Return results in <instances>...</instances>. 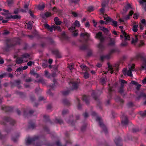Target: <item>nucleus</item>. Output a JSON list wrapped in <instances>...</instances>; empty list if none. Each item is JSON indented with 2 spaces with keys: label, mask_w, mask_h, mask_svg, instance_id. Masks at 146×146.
I'll return each mask as SVG.
<instances>
[{
  "label": "nucleus",
  "mask_w": 146,
  "mask_h": 146,
  "mask_svg": "<svg viewBox=\"0 0 146 146\" xmlns=\"http://www.w3.org/2000/svg\"><path fill=\"white\" fill-rule=\"evenodd\" d=\"M129 69L127 71L126 70V69H124L123 70V72L124 75H127L128 76H132V72L135 70L134 68L135 65L134 64L131 65H129Z\"/></svg>",
  "instance_id": "nucleus-1"
},
{
  "label": "nucleus",
  "mask_w": 146,
  "mask_h": 146,
  "mask_svg": "<svg viewBox=\"0 0 146 146\" xmlns=\"http://www.w3.org/2000/svg\"><path fill=\"white\" fill-rule=\"evenodd\" d=\"M29 55L28 54L25 53L23 54L21 57L17 58L16 63L18 64L22 63L25 62H27V59L29 58Z\"/></svg>",
  "instance_id": "nucleus-2"
},
{
  "label": "nucleus",
  "mask_w": 146,
  "mask_h": 146,
  "mask_svg": "<svg viewBox=\"0 0 146 146\" xmlns=\"http://www.w3.org/2000/svg\"><path fill=\"white\" fill-rule=\"evenodd\" d=\"M80 26V22L78 21H76L74 23V25L69 29V30L71 31H73L74 33L73 34V35L74 36H77L78 34V31L77 30H75L74 31L75 29V27H79Z\"/></svg>",
  "instance_id": "nucleus-3"
},
{
  "label": "nucleus",
  "mask_w": 146,
  "mask_h": 146,
  "mask_svg": "<svg viewBox=\"0 0 146 146\" xmlns=\"http://www.w3.org/2000/svg\"><path fill=\"white\" fill-rule=\"evenodd\" d=\"M143 54L139 53L136 56L137 59L141 58L143 61L142 67V68L146 69V58H144Z\"/></svg>",
  "instance_id": "nucleus-4"
},
{
  "label": "nucleus",
  "mask_w": 146,
  "mask_h": 146,
  "mask_svg": "<svg viewBox=\"0 0 146 146\" xmlns=\"http://www.w3.org/2000/svg\"><path fill=\"white\" fill-rule=\"evenodd\" d=\"M104 20H106L107 23H111V25L115 27H116L117 25V23L116 21H114L109 17H104Z\"/></svg>",
  "instance_id": "nucleus-5"
},
{
  "label": "nucleus",
  "mask_w": 146,
  "mask_h": 146,
  "mask_svg": "<svg viewBox=\"0 0 146 146\" xmlns=\"http://www.w3.org/2000/svg\"><path fill=\"white\" fill-rule=\"evenodd\" d=\"M80 30L82 31V32L80 34V36L81 37L88 38H89L90 36L89 34L85 31L84 29L80 28Z\"/></svg>",
  "instance_id": "nucleus-6"
},
{
  "label": "nucleus",
  "mask_w": 146,
  "mask_h": 146,
  "mask_svg": "<svg viewBox=\"0 0 146 146\" xmlns=\"http://www.w3.org/2000/svg\"><path fill=\"white\" fill-rule=\"evenodd\" d=\"M119 65L118 64H117L115 66V67H114V66L113 67L111 66H109L108 67V71L107 72H109L111 74L113 73V72L114 71L115 69L116 70H117V67Z\"/></svg>",
  "instance_id": "nucleus-7"
},
{
  "label": "nucleus",
  "mask_w": 146,
  "mask_h": 146,
  "mask_svg": "<svg viewBox=\"0 0 146 146\" xmlns=\"http://www.w3.org/2000/svg\"><path fill=\"white\" fill-rule=\"evenodd\" d=\"M70 85L72 86V88H71V89L72 90L76 89L78 86V83L76 82H70Z\"/></svg>",
  "instance_id": "nucleus-8"
},
{
  "label": "nucleus",
  "mask_w": 146,
  "mask_h": 146,
  "mask_svg": "<svg viewBox=\"0 0 146 146\" xmlns=\"http://www.w3.org/2000/svg\"><path fill=\"white\" fill-rule=\"evenodd\" d=\"M139 2L142 5L143 8L146 11V0H140Z\"/></svg>",
  "instance_id": "nucleus-9"
},
{
  "label": "nucleus",
  "mask_w": 146,
  "mask_h": 146,
  "mask_svg": "<svg viewBox=\"0 0 146 146\" xmlns=\"http://www.w3.org/2000/svg\"><path fill=\"white\" fill-rule=\"evenodd\" d=\"M96 37L99 39L101 41H103L104 40V38L102 35V33L101 32H99L97 33Z\"/></svg>",
  "instance_id": "nucleus-10"
},
{
  "label": "nucleus",
  "mask_w": 146,
  "mask_h": 146,
  "mask_svg": "<svg viewBox=\"0 0 146 146\" xmlns=\"http://www.w3.org/2000/svg\"><path fill=\"white\" fill-rule=\"evenodd\" d=\"M36 139L35 138H28L26 140V143L27 145H29L33 141H35Z\"/></svg>",
  "instance_id": "nucleus-11"
},
{
  "label": "nucleus",
  "mask_w": 146,
  "mask_h": 146,
  "mask_svg": "<svg viewBox=\"0 0 146 146\" xmlns=\"http://www.w3.org/2000/svg\"><path fill=\"white\" fill-rule=\"evenodd\" d=\"M121 33L123 34V36H124L125 40H129L130 38L129 36L123 30H121Z\"/></svg>",
  "instance_id": "nucleus-12"
},
{
  "label": "nucleus",
  "mask_w": 146,
  "mask_h": 146,
  "mask_svg": "<svg viewBox=\"0 0 146 146\" xmlns=\"http://www.w3.org/2000/svg\"><path fill=\"white\" fill-rule=\"evenodd\" d=\"M55 24L57 25H60L61 23V22L59 20L57 17H55L54 19Z\"/></svg>",
  "instance_id": "nucleus-13"
},
{
  "label": "nucleus",
  "mask_w": 146,
  "mask_h": 146,
  "mask_svg": "<svg viewBox=\"0 0 146 146\" xmlns=\"http://www.w3.org/2000/svg\"><path fill=\"white\" fill-rule=\"evenodd\" d=\"M29 5V4H25L24 6V9H21V11L23 12H26L28 10V7Z\"/></svg>",
  "instance_id": "nucleus-14"
},
{
  "label": "nucleus",
  "mask_w": 146,
  "mask_h": 146,
  "mask_svg": "<svg viewBox=\"0 0 146 146\" xmlns=\"http://www.w3.org/2000/svg\"><path fill=\"white\" fill-rule=\"evenodd\" d=\"M33 22L30 21L27 24V28L30 30H31L32 27Z\"/></svg>",
  "instance_id": "nucleus-15"
},
{
  "label": "nucleus",
  "mask_w": 146,
  "mask_h": 146,
  "mask_svg": "<svg viewBox=\"0 0 146 146\" xmlns=\"http://www.w3.org/2000/svg\"><path fill=\"white\" fill-rule=\"evenodd\" d=\"M133 12L132 11H130L129 12V14L128 15H127L125 18V20H128L130 19V17L133 14Z\"/></svg>",
  "instance_id": "nucleus-16"
},
{
  "label": "nucleus",
  "mask_w": 146,
  "mask_h": 146,
  "mask_svg": "<svg viewBox=\"0 0 146 146\" xmlns=\"http://www.w3.org/2000/svg\"><path fill=\"white\" fill-rule=\"evenodd\" d=\"M80 67L83 70L87 71L89 70V68L84 64H83L81 65Z\"/></svg>",
  "instance_id": "nucleus-17"
},
{
  "label": "nucleus",
  "mask_w": 146,
  "mask_h": 146,
  "mask_svg": "<svg viewBox=\"0 0 146 146\" xmlns=\"http://www.w3.org/2000/svg\"><path fill=\"white\" fill-rule=\"evenodd\" d=\"M138 40V39L137 38V36L135 35L134 37L133 38L131 43L132 44H135L137 42Z\"/></svg>",
  "instance_id": "nucleus-18"
},
{
  "label": "nucleus",
  "mask_w": 146,
  "mask_h": 146,
  "mask_svg": "<svg viewBox=\"0 0 146 146\" xmlns=\"http://www.w3.org/2000/svg\"><path fill=\"white\" fill-rule=\"evenodd\" d=\"M101 118L100 117H97L96 120L98 121L99 124L101 127H103L104 126V125L103 124V123L101 121Z\"/></svg>",
  "instance_id": "nucleus-19"
},
{
  "label": "nucleus",
  "mask_w": 146,
  "mask_h": 146,
  "mask_svg": "<svg viewBox=\"0 0 146 146\" xmlns=\"http://www.w3.org/2000/svg\"><path fill=\"white\" fill-rule=\"evenodd\" d=\"M138 25H133L132 28L133 31L134 32H136L138 30L137 27Z\"/></svg>",
  "instance_id": "nucleus-20"
},
{
  "label": "nucleus",
  "mask_w": 146,
  "mask_h": 146,
  "mask_svg": "<svg viewBox=\"0 0 146 146\" xmlns=\"http://www.w3.org/2000/svg\"><path fill=\"white\" fill-rule=\"evenodd\" d=\"M55 28H54V31L57 30L58 31H61L60 27L59 26L54 25Z\"/></svg>",
  "instance_id": "nucleus-21"
},
{
  "label": "nucleus",
  "mask_w": 146,
  "mask_h": 146,
  "mask_svg": "<svg viewBox=\"0 0 146 146\" xmlns=\"http://www.w3.org/2000/svg\"><path fill=\"white\" fill-rule=\"evenodd\" d=\"M100 29L106 33H108L109 32V31L107 29L104 27H101Z\"/></svg>",
  "instance_id": "nucleus-22"
},
{
  "label": "nucleus",
  "mask_w": 146,
  "mask_h": 146,
  "mask_svg": "<svg viewBox=\"0 0 146 146\" xmlns=\"http://www.w3.org/2000/svg\"><path fill=\"white\" fill-rule=\"evenodd\" d=\"M11 17L14 19H19L21 18V16L20 15H15L14 16H11Z\"/></svg>",
  "instance_id": "nucleus-23"
},
{
  "label": "nucleus",
  "mask_w": 146,
  "mask_h": 146,
  "mask_svg": "<svg viewBox=\"0 0 146 146\" xmlns=\"http://www.w3.org/2000/svg\"><path fill=\"white\" fill-rule=\"evenodd\" d=\"M84 77L85 79H87L89 77V74L87 72H85L84 74Z\"/></svg>",
  "instance_id": "nucleus-24"
},
{
  "label": "nucleus",
  "mask_w": 146,
  "mask_h": 146,
  "mask_svg": "<svg viewBox=\"0 0 146 146\" xmlns=\"http://www.w3.org/2000/svg\"><path fill=\"white\" fill-rule=\"evenodd\" d=\"M44 5L42 4L38 5V8L40 10H42L44 9Z\"/></svg>",
  "instance_id": "nucleus-25"
},
{
  "label": "nucleus",
  "mask_w": 146,
  "mask_h": 146,
  "mask_svg": "<svg viewBox=\"0 0 146 146\" xmlns=\"http://www.w3.org/2000/svg\"><path fill=\"white\" fill-rule=\"evenodd\" d=\"M7 2L8 5L10 7L11 6L13 3V0H9Z\"/></svg>",
  "instance_id": "nucleus-26"
},
{
  "label": "nucleus",
  "mask_w": 146,
  "mask_h": 146,
  "mask_svg": "<svg viewBox=\"0 0 146 146\" xmlns=\"http://www.w3.org/2000/svg\"><path fill=\"white\" fill-rule=\"evenodd\" d=\"M141 23L144 25L146 26V21L144 19H143L141 20Z\"/></svg>",
  "instance_id": "nucleus-27"
},
{
  "label": "nucleus",
  "mask_w": 146,
  "mask_h": 146,
  "mask_svg": "<svg viewBox=\"0 0 146 146\" xmlns=\"http://www.w3.org/2000/svg\"><path fill=\"white\" fill-rule=\"evenodd\" d=\"M121 83V87H123L124 85L123 84H126L127 83L126 81L123 80H120Z\"/></svg>",
  "instance_id": "nucleus-28"
},
{
  "label": "nucleus",
  "mask_w": 146,
  "mask_h": 146,
  "mask_svg": "<svg viewBox=\"0 0 146 146\" xmlns=\"http://www.w3.org/2000/svg\"><path fill=\"white\" fill-rule=\"evenodd\" d=\"M83 99L85 101L86 103L88 104L89 103V101L87 99V96H84Z\"/></svg>",
  "instance_id": "nucleus-29"
},
{
  "label": "nucleus",
  "mask_w": 146,
  "mask_h": 146,
  "mask_svg": "<svg viewBox=\"0 0 146 146\" xmlns=\"http://www.w3.org/2000/svg\"><path fill=\"white\" fill-rule=\"evenodd\" d=\"M125 9L126 10L125 12H126L128 10L130 9H131L130 5L129 4H127L125 7Z\"/></svg>",
  "instance_id": "nucleus-30"
},
{
  "label": "nucleus",
  "mask_w": 146,
  "mask_h": 146,
  "mask_svg": "<svg viewBox=\"0 0 146 146\" xmlns=\"http://www.w3.org/2000/svg\"><path fill=\"white\" fill-rule=\"evenodd\" d=\"M139 113L141 116H144L146 115V111H141Z\"/></svg>",
  "instance_id": "nucleus-31"
},
{
  "label": "nucleus",
  "mask_w": 146,
  "mask_h": 146,
  "mask_svg": "<svg viewBox=\"0 0 146 146\" xmlns=\"http://www.w3.org/2000/svg\"><path fill=\"white\" fill-rule=\"evenodd\" d=\"M44 15L46 17H48L52 15V14L50 13L47 12H46Z\"/></svg>",
  "instance_id": "nucleus-32"
},
{
  "label": "nucleus",
  "mask_w": 146,
  "mask_h": 146,
  "mask_svg": "<svg viewBox=\"0 0 146 146\" xmlns=\"http://www.w3.org/2000/svg\"><path fill=\"white\" fill-rule=\"evenodd\" d=\"M122 122L123 125H126L127 124L128 121L127 119H126L125 120L122 121Z\"/></svg>",
  "instance_id": "nucleus-33"
},
{
  "label": "nucleus",
  "mask_w": 146,
  "mask_h": 146,
  "mask_svg": "<svg viewBox=\"0 0 146 146\" xmlns=\"http://www.w3.org/2000/svg\"><path fill=\"white\" fill-rule=\"evenodd\" d=\"M127 43L126 41H125L124 42H123L121 44V45L122 46H127Z\"/></svg>",
  "instance_id": "nucleus-34"
},
{
  "label": "nucleus",
  "mask_w": 146,
  "mask_h": 146,
  "mask_svg": "<svg viewBox=\"0 0 146 146\" xmlns=\"http://www.w3.org/2000/svg\"><path fill=\"white\" fill-rule=\"evenodd\" d=\"M54 25H52L51 27H50L48 29L50 30V32H52L53 30H54Z\"/></svg>",
  "instance_id": "nucleus-35"
},
{
  "label": "nucleus",
  "mask_w": 146,
  "mask_h": 146,
  "mask_svg": "<svg viewBox=\"0 0 146 146\" xmlns=\"http://www.w3.org/2000/svg\"><path fill=\"white\" fill-rule=\"evenodd\" d=\"M94 10L93 7L92 6H90L88 7V10L90 12H91Z\"/></svg>",
  "instance_id": "nucleus-36"
},
{
  "label": "nucleus",
  "mask_w": 146,
  "mask_h": 146,
  "mask_svg": "<svg viewBox=\"0 0 146 146\" xmlns=\"http://www.w3.org/2000/svg\"><path fill=\"white\" fill-rule=\"evenodd\" d=\"M20 11H21V10H20L19 9H17L14 10V12L15 14H17L19 13Z\"/></svg>",
  "instance_id": "nucleus-37"
},
{
  "label": "nucleus",
  "mask_w": 146,
  "mask_h": 146,
  "mask_svg": "<svg viewBox=\"0 0 146 146\" xmlns=\"http://www.w3.org/2000/svg\"><path fill=\"white\" fill-rule=\"evenodd\" d=\"M34 62L31 61H29L27 63V64L29 66H31L32 65L34 64Z\"/></svg>",
  "instance_id": "nucleus-38"
},
{
  "label": "nucleus",
  "mask_w": 146,
  "mask_h": 146,
  "mask_svg": "<svg viewBox=\"0 0 146 146\" xmlns=\"http://www.w3.org/2000/svg\"><path fill=\"white\" fill-rule=\"evenodd\" d=\"M139 16V15L137 13H135L134 14L133 18L135 19H137Z\"/></svg>",
  "instance_id": "nucleus-39"
},
{
  "label": "nucleus",
  "mask_w": 146,
  "mask_h": 146,
  "mask_svg": "<svg viewBox=\"0 0 146 146\" xmlns=\"http://www.w3.org/2000/svg\"><path fill=\"white\" fill-rule=\"evenodd\" d=\"M68 68L70 70H72L73 68V66L72 64H69Z\"/></svg>",
  "instance_id": "nucleus-40"
},
{
  "label": "nucleus",
  "mask_w": 146,
  "mask_h": 146,
  "mask_svg": "<svg viewBox=\"0 0 146 146\" xmlns=\"http://www.w3.org/2000/svg\"><path fill=\"white\" fill-rule=\"evenodd\" d=\"M101 82L103 85L106 83V80L104 78L102 79L101 80Z\"/></svg>",
  "instance_id": "nucleus-41"
},
{
  "label": "nucleus",
  "mask_w": 146,
  "mask_h": 146,
  "mask_svg": "<svg viewBox=\"0 0 146 146\" xmlns=\"http://www.w3.org/2000/svg\"><path fill=\"white\" fill-rule=\"evenodd\" d=\"M104 11V8L102 7L100 9V12L101 13H103Z\"/></svg>",
  "instance_id": "nucleus-42"
},
{
  "label": "nucleus",
  "mask_w": 146,
  "mask_h": 146,
  "mask_svg": "<svg viewBox=\"0 0 146 146\" xmlns=\"http://www.w3.org/2000/svg\"><path fill=\"white\" fill-rule=\"evenodd\" d=\"M22 70H23L22 68L21 67H19V68H18L16 70V71L17 72H20Z\"/></svg>",
  "instance_id": "nucleus-43"
},
{
  "label": "nucleus",
  "mask_w": 146,
  "mask_h": 146,
  "mask_svg": "<svg viewBox=\"0 0 146 146\" xmlns=\"http://www.w3.org/2000/svg\"><path fill=\"white\" fill-rule=\"evenodd\" d=\"M42 66L43 68H45L47 66V64L46 63H43L42 64Z\"/></svg>",
  "instance_id": "nucleus-44"
},
{
  "label": "nucleus",
  "mask_w": 146,
  "mask_h": 146,
  "mask_svg": "<svg viewBox=\"0 0 146 146\" xmlns=\"http://www.w3.org/2000/svg\"><path fill=\"white\" fill-rule=\"evenodd\" d=\"M107 3H106L105 2H103L102 4V7L104 8L106 5L107 4Z\"/></svg>",
  "instance_id": "nucleus-45"
},
{
  "label": "nucleus",
  "mask_w": 146,
  "mask_h": 146,
  "mask_svg": "<svg viewBox=\"0 0 146 146\" xmlns=\"http://www.w3.org/2000/svg\"><path fill=\"white\" fill-rule=\"evenodd\" d=\"M137 85V86L136 87V88L137 90H139V88L141 87V85L139 84H138L136 85Z\"/></svg>",
  "instance_id": "nucleus-46"
},
{
  "label": "nucleus",
  "mask_w": 146,
  "mask_h": 146,
  "mask_svg": "<svg viewBox=\"0 0 146 146\" xmlns=\"http://www.w3.org/2000/svg\"><path fill=\"white\" fill-rule=\"evenodd\" d=\"M45 74L46 77H48L49 76L48 75V73L47 70L45 71Z\"/></svg>",
  "instance_id": "nucleus-47"
},
{
  "label": "nucleus",
  "mask_w": 146,
  "mask_h": 146,
  "mask_svg": "<svg viewBox=\"0 0 146 146\" xmlns=\"http://www.w3.org/2000/svg\"><path fill=\"white\" fill-rule=\"evenodd\" d=\"M142 82L143 84H146V77L142 80Z\"/></svg>",
  "instance_id": "nucleus-48"
},
{
  "label": "nucleus",
  "mask_w": 146,
  "mask_h": 146,
  "mask_svg": "<svg viewBox=\"0 0 146 146\" xmlns=\"http://www.w3.org/2000/svg\"><path fill=\"white\" fill-rule=\"evenodd\" d=\"M100 23L101 24H103L104 23L106 24L107 23L106 21V22H105V21H103V20H100Z\"/></svg>",
  "instance_id": "nucleus-49"
},
{
  "label": "nucleus",
  "mask_w": 146,
  "mask_h": 146,
  "mask_svg": "<svg viewBox=\"0 0 146 146\" xmlns=\"http://www.w3.org/2000/svg\"><path fill=\"white\" fill-rule=\"evenodd\" d=\"M9 33V31H5V32L3 33V35H7Z\"/></svg>",
  "instance_id": "nucleus-50"
},
{
  "label": "nucleus",
  "mask_w": 146,
  "mask_h": 146,
  "mask_svg": "<svg viewBox=\"0 0 146 146\" xmlns=\"http://www.w3.org/2000/svg\"><path fill=\"white\" fill-rule=\"evenodd\" d=\"M4 62V61L3 59L1 58L0 57V64H3Z\"/></svg>",
  "instance_id": "nucleus-51"
},
{
  "label": "nucleus",
  "mask_w": 146,
  "mask_h": 146,
  "mask_svg": "<svg viewBox=\"0 0 146 146\" xmlns=\"http://www.w3.org/2000/svg\"><path fill=\"white\" fill-rule=\"evenodd\" d=\"M98 47L100 48H102L103 47V46L102 43H100L98 45Z\"/></svg>",
  "instance_id": "nucleus-52"
},
{
  "label": "nucleus",
  "mask_w": 146,
  "mask_h": 146,
  "mask_svg": "<svg viewBox=\"0 0 146 146\" xmlns=\"http://www.w3.org/2000/svg\"><path fill=\"white\" fill-rule=\"evenodd\" d=\"M131 83L134 85H136L137 84V83L134 81H132Z\"/></svg>",
  "instance_id": "nucleus-53"
},
{
  "label": "nucleus",
  "mask_w": 146,
  "mask_h": 146,
  "mask_svg": "<svg viewBox=\"0 0 146 146\" xmlns=\"http://www.w3.org/2000/svg\"><path fill=\"white\" fill-rule=\"evenodd\" d=\"M71 1L72 2L76 3L79 2V0H71Z\"/></svg>",
  "instance_id": "nucleus-54"
},
{
  "label": "nucleus",
  "mask_w": 146,
  "mask_h": 146,
  "mask_svg": "<svg viewBox=\"0 0 146 146\" xmlns=\"http://www.w3.org/2000/svg\"><path fill=\"white\" fill-rule=\"evenodd\" d=\"M86 27H89L90 26L89 23L88 22H86L85 24Z\"/></svg>",
  "instance_id": "nucleus-55"
},
{
  "label": "nucleus",
  "mask_w": 146,
  "mask_h": 146,
  "mask_svg": "<svg viewBox=\"0 0 146 146\" xmlns=\"http://www.w3.org/2000/svg\"><path fill=\"white\" fill-rule=\"evenodd\" d=\"M45 27L46 28V29H48L50 27V26H49L48 24H46L45 25Z\"/></svg>",
  "instance_id": "nucleus-56"
},
{
  "label": "nucleus",
  "mask_w": 146,
  "mask_h": 146,
  "mask_svg": "<svg viewBox=\"0 0 146 146\" xmlns=\"http://www.w3.org/2000/svg\"><path fill=\"white\" fill-rule=\"evenodd\" d=\"M7 70L9 72H11L12 71V70L10 67H9L7 68Z\"/></svg>",
  "instance_id": "nucleus-57"
},
{
  "label": "nucleus",
  "mask_w": 146,
  "mask_h": 146,
  "mask_svg": "<svg viewBox=\"0 0 146 146\" xmlns=\"http://www.w3.org/2000/svg\"><path fill=\"white\" fill-rule=\"evenodd\" d=\"M28 68V66H25L22 68L23 70H25Z\"/></svg>",
  "instance_id": "nucleus-58"
},
{
  "label": "nucleus",
  "mask_w": 146,
  "mask_h": 146,
  "mask_svg": "<svg viewBox=\"0 0 146 146\" xmlns=\"http://www.w3.org/2000/svg\"><path fill=\"white\" fill-rule=\"evenodd\" d=\"M144 96H145V95L144 94H143V93L141 94H140V96L138 98H137V99L139 100V98H140L141 97Z\"/></svg>",
  "instance_id": "nucleus-59"
},
{
  "label": "nucleus",
  "mask_w": 146,
  "mask_h": 146,
  "mask_svg": "<svg viewBox=\"0 0 146 146\" xmlns=\"http://www.w3.org/2000/svg\"><path fill=\"white\" fill-rule=\"evenodd\" d=\"M52 11H53L54 12H57V10L56 8L55 7H54L52 9Z\"/></svg>",
  "instance_id": "nucleus-60"
},
{
  "label": "nucleus",
  "mask_w": 146,
  "mask_h": 146,
  "mask_svg": "<svg viewBox=\"0 0 146 146\" xmlns=\"http://www.w3.org/2000/svg\"><path fill=\"white\" fill-rule=\"evenodd\" d=\"M74 17H76L77 16V15L76 13L75 12H73L72 13Z\"/></svg>",
  "instance_id": "nucleus-61"
},
{
  "label": "nucleus",
  "mask_w": 146,
  "mask_h": 146,
  "mask_svg": "<svg viewBox=\"0 0 146 146\" xmlns=\"http://www.w3.org/2000/svg\"><path fill=\"white\" fill-rule=\"evenodd\" d=\"M52 62V60L51 59H49L48 60L49 63L51 64Z\"/></svg>",
  "instance_id": "nucleus-62"
},
{
  "label": "nucleus",
  "mask_w": 146,
  "mask_h": 146,
  "mask_svg": "<svg viewBox=\"0 0 146 146\" xmlns=\"http://www.w3.org/2000/svg\"><path fill=\"white\" fill-rule=\"evenodd\" d=\"M145 44L144 42L143 41H141L140 42V46H143Z\"/></svg>",
  "instance_id": "nucleus-63"
},
{
  "label": "nucleus",
  "mask_w": 146,
  "mask_h": 146,
  "mask_svg": "<svg viewBox=\"0 0 146 146\" xmlns=\"http://www.w3.org/2000/svg\"><path fill=\"white\" fill-rule=\"evenodd\" d=\"M93 22L94 23V27H96L97 25V23L95 22L94 20L93 21Z\"/></svg>",
  "instance_id": "nucleus-64"
}]
</instances>
